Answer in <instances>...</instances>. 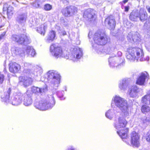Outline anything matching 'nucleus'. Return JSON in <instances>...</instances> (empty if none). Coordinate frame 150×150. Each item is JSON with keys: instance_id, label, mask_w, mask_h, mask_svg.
<instances>
[{"instance_id": "nucleus-17", "label": "nucleus", "mask_w": 150, "mask_h": 150, "mask_svg": "<svg viewBox=\"0 0 150 150\" xmlns=\"http://www.w3.org/2000/svg\"><path fill=\"white\" fill-rule=\"evenodd\" d=\"M19 81L25 87H27L31 85L33 81L32 78L25 76H20Z\"/></svg>"}, {"instance_id": "nucleus-38", "label": "nucleus", "mask_w": 150, "mask_h": 150, "mask_svg": "<svg viewBox=\"0 0 150 150\" xmlns=\"http://www.w3.org/2000/svg\"><path fill=\"white\" fill-rule=\"evenodd\" d=\"M4 80V76L3 74H1L0 72V84L2 83Z\"/></svg>"}, {"instance_id": "nucleus-9", "label": "nucleus", "mask_w": 150, "mask_h": 150, "mask_svg": "<svg viewBox=\"0 0 150 150\" xmlns=\"http://www.w3.org/2000/svg\"><path fill=\"white\" fill-rule=\"evenodd\" d=\"M48 79L49 80L51 79V82L53 84V86L57 87L59 83L60 76L57 72L54 70H51L47 73Z\"/></svg>"}, {"instance_id": "nucleus-36", "label": "nucleus", "mask_w": 150, "mask_h": 150, "mask_svg": "<svg viewBox=\"0 0 150 150\" xmlns=\"http://www.w3.org/2000/svg\"><path fill=\"white\" fill-rule=\"evenodd\" d=\"M33 48L32 47L28 46L25 47L24 49L25 50V52L28 54L30 52L32 51V49Z\"/></svg>"}, {"instance_id": "nucleus-27", "label": "nucleus", "mask_w": 150, "mask_h": 150, "mask_svg": "<svg viewBox=\"0 0 150 150\" xmlns=\"http://www.w3.org/2000/svg\"><path fill=\"white\" fill-rule=\"evenodd\" d=\"M55 37V32L53 31H50L47 37L46 41L49 42L52 41Z\"/></svg>"}, {"instance_id": "nucleus-31", "label": "nucleus", "mask_w": 150, "mask_h": 150, "mask_svg": "<svg viewBox=\"0 0 150 150\" xmlns=\"http://www.w3.org/2000/svg\"><path fill=\"white\" fill-rule=\"evenodd\" d=\"M111 49L110 47L108 48L107 50L105 49H100L99 50H97L96 52L99 54H101L102 53H104L105 52L106 54H109L110 52Z\"/></svg>"}, {"instance_id": "nucleus-14", "label": "nucleus", "mask_w": 150, "mask_h": 150, "mask_svg": "<svg viewBox=\"0 0 150 150\" xmlns=\"http://www.w3.org/2000/svg\"><path fill=\"white\" fill-rule=\"evenodd\" d=\"M149 79V76L148 73L146 71L142 72L138 78L136 83L139 85H144L146 80Z\"/></svg>"}, {"instance_id": "nucleus-45", "label": "nucleus", "mask_w": 150, "mask_h": 150, "mask_svg": "<svg viewBox=\"0 0 150 150\" xmlns=\"http://www.w3.org/2000/svg\"><path fill=\"white\" fill-rule=\"evenodd\" d=\"M146 8L147 10L150 13V7L149 6H147Z\"/></svg>"}, {"instance_id": "nucleus-6", "label": "nucleus", "mask_w": 150, "mask_h": 150, "mask_svg": "<svg viewBox=\"0 0 150 150\" xmlns=\"http://www.w3.org/2000/svg\"><path fill=\"white\" fill-rule=\"evenodd\" d=\"M55 100L53 96L49 101L46 100H43L40 101L38 102L35 103V108L41 110H45L51 108L55 105Z\"/></svg>"}, {"instance_id": "nucleus-29", "label": "nucleus", "mask_w": 150, "mask_h": 150, "mask_svg": "<svg viewBox=\"0 0 150 150\" xmlns=\"http://www.w3.org/2000/svg\"><path fill=\"white\" fill-rule=\"evenodd\" d=\"M115 113L116 112L114 110L110 109L106 112L105 115L107 118L111 119L113 117Z\"/></svg>"}, {"instance_id": "nucleus-4", "label": "nucleus", "mask_w": 150, "mask_h": 150, "mask_svg": "<svg viewBox=\"0 0 150 150\" xmlns=\"http://www.w3.org/2000/svg\"><path fill=\"white\" fill-rule=\"evenodd\" d=\"M113 100L115 105L122 111L123 116L128 118L129 116V108L127 100L118 96H115Z\"/></svg>"}, {"instance_id": "nucleus-35", "label": "nucleus", "mask_w": 150, "mask_h": 150, "mask_svg": "<svg viewBox=\"0 0 150 150\" xmlns=\"http://www.w3.org/2000/svg\"><path fill=\"white\" fill-rule=\"evenodd\" d=\"M64 92L63 91H59L57 92V95L58 97L60 98L61 100H63L65 99V98L63 97V94Z\"/></svg>"}, {"instance_id": "nucleus-30", "label": "nucleus", "mask_w": 150, "mask_h": 150, "mask_svg": "<svg viewBox=\"0 0 150 150\" xmlns=\"http://www.w3.org/2000/svg\"><path fill=\"white\" fill-rule=\"evenodd\" d=\"M15 11L13 7L11 6H9L7 8V14L8 17L11 16L14 14Z\"/></svg>"}, {"instance_id": "nucleus-15", "label": "nucleus", "mask_w": 150, "mask_h": 150, "mask_svg": "<svg viewBox=\"0 0 150 150\" xmlns=\"http://www.w3.org/2000/svg\"><path fill=\"white\" fill-rule=\"evenodd\" d=\"M95 12L93 9H87L84 13L83 17L90 21L94 20L96 18Z\"/></svg>"}, {"instance_id": "nucleus-40", "label": "nucleus", "mask_w": 150, "mask_h": 150, "mask_svg": "<svg viewBox=\"0 0 150 150\" xmlns=\"http://www.w3.org/2000/svg\"><path fill=\"white\" fill-rule=\"evenodd\" d=\"M6 34V32H4L2 34L0 35V41L4 38Z\"/></svg>"}, {"instance_id": "nucleus-19", "label": "nucleus", "mask_w": 150, "mask_h": 150, "mask_svg": "<svg viewBox=\"0 0 150 150\" xmlns=\"http://www.w3.org/2000/svg\"><path fill=\"white\" fill-rule=\"evenodd\" d=\"M129 85L128 81L126 79H124L120 81L118 88L122 92L124 91L127 90Z\"/></svg>"}, {"instance_id": "nucleus-10", "label": "nucleus", "mask_w": 150, "mask_h": 150, "mask_svg": "<svg viewBox=\"0 0 150 150\" xmlns=\"http://www.w3.org/2000/svg\"><path fill=\"white\" fill-rule=\"evenodd\" d=\"M140 137L139 134L133 131L131 135V144L134 147H138L140 145Z\"/></svg>"}, {"instance_id": "nucleus-16", "label": "nucleus", "mask_w": 150, "mask_h": 150, "mask_svg": "<svg viewBox=\"0 0 150 150\" xmlns=\"http://www.w3.org/2000/svg\"><path fill=\"white\" fill-rule=\"evenodd\" d=\"M105 25L108 26L110 29L114 28L116 25L115 19L112 16L108 17L105 19Z\"/></svg>"}, {"instance_id": "nucleus-34", "label": "nucleus", "mask_w": 150, "mask_h": 150, "mask_svg": "<svg viewBox=\"0 0 150 150\" xmlns=\"http://www.w3.org/2000/svg\"><path fill=\"white\" fill-rule=\"evenodd\" d=\"M52 5L48 4H45L44 6V9L46 11H50L52 9Z\"/></svg>"}, {"instance_id": "nucleus-51", "label": "nucleus", "mask_w": 150, "mask_h": 150, "mask_svg": "<svg viewBox=\"0 0 150 150\" xmlns=\"http://www.w3.org/2000/svg\"><path fill=\"white\" fill-rule=\"evenodd\" d=\"M2 26H0V28H2Z\"/></svg>"}, {"instance_id": "nucleus-23", "label": "nucleus", "mask_w": 150, "mask_h": 150, "mask_svg": "<svg viewBox=\"0 0 150 150\" xmlns=\"http://www.w3.org/2000/svg\"><path fill=\"white\" fill-rule=\"evenodd\" d=\"M20 69V66L16 63L10 64L9 67L10 71L13 73L17 72Z\"/></svg>"}, {"instance_id": "nucleus-46", "label": "nucleus", "mask_w": 150, "mask_h": 150, "mask_svg": "<svg viewBox=\"0 0 150 150\" xmlns=\"http://www.w3.org/2000/svg\"><path fill=\"white\" fill-rule=\"evenodd\" d=\"M62 35H66V33L65 31H64L62 32Z\"/></svg>"}, {"instance_id": "nucleus-43", "label": "nucleus", "mask_w": 150, "mask_h": 150, "mask_svg": "<svg viewBox=\"0 0 150 150\" xmlns=\"http://www.w3.org/2000/svg\"><path fill=\"white\" fill-rule=\"evenodd\" d=\"M129 9V6H126L125 7V11L127 12Z\"/></svg>"}, {"instance_id": "nucleus-49", "label": "nucleus", "mask_w": 150, "mask_h": 150, "mask_svg": "<svg viewBox=\"0 0 150 150\" xmlns=\"http://www.w3.org/2000/svg\"><path fill=\"white\" fill-rule=\"evenodd\" d=\"M39 6V4H38L37 7H38Z\"/></svg>"}, {"instance_id": "nucleus-2", "label": "nucleus", "mask_w": 150, "mask_h": 150, "mask_svg": "<svg viewBox=\"0 0 150 150\" xmlns=\"http://www.w3.org/2000/svg\"><path fill=\"white\" fill-rule=\"evenodd\" d=\"M50 51L52 55L56 58L64 57L66 59H69L74 62L77 61L83 56L82 49L78 47L73 49L69 56H65L62 48L55 44L51 45Z\"/></svg>"}, {"instance_id": "nucleus-25", "label": "nucleus", "mask_w": 150, "mask_h": 150, "mask_svg": "<svg viewBox=\"0 0 150 150\" xmlns=\"http://www.w3.org/2000/svg\"><path fill=\"white\" fill-rule=\"evenodd\" d=\"M139 12L137 11H132L129 15V19L132 21H137L139 18Z\"/></svg>"}, {"instance_id": "nucleus-33", "label": "nucleus", "mask_w": 150, "mask_h": 150, "mask_svg": "<svg viewBox=\"0 0 150 150\" xmlns=\"http://www.w3.org/2000/svg\"><path fill=\"white\" fill-rule=\"evenodd\" d=\"M141 122L144 126H146L150 122V118L144 117L142 118Z\"/></svg>"}, {"instance_id": "nucleus-32", "label": "nucleus", "mask_w": 150, "mask_h": 150, "mask_svg": "<svg viewBox=\"0 0 150 150\" xmlns=\"http://www.w3.org/2000/svg\"><path fill=\"white\" fill-rule=\"evenodd\" d=\"M141 111L143 113L146 114L150 111V108L147 105H143L141 108Z\"/></svg>"}, {"instance_id": "nucleus-22", "label": "nucleus", "mask_w": 150, "mask_h": 150, "mask_svg": "<svg viewBox=\"0 0 150 150\" xmlns=\"http://www.w3.org/2000/svg\"><path fill=\"white\" fill-rule=\"evenodd\" d=\"M47 27V24L45 23L39 25L37 27L36 30L41 35L44 36Z\"/></svg>"}, {"instance_id": "nucleus-26", "label": "nucleus", "mask_w": 150, "mask_h": 150, "mask_svg": "<svg viewBox=\"0 0 150 150\" xmlns=\"http://www.w3.org/2000/svg\"><path fill=\"white\" fill-rule=\"evenodd\" d=\"M26 18L27 14L26 13H21L18 15L16 20L18 23H22L25 21Z\"/></svg>"}, {"instance_id": "nucleus-1", "label": "nucleus", "mask_w": 150, "mask_h": 150, "mask_svg": "<svg viewBox=\"0 0 150 150\" xmlns=\"http://www.w3.org/2000/svg\"><path fill=\"white\" fill-rule=\"evenodd\" d=\"M11 91L10 88H9L7 92H5L1 96V100L6 103H10L12 105H18L20 104L23 99V104L26 106L31 105L33 100L31 96L28 95V92L22 94L20 92L15 93L13 97L11 98V100L9 99L10 93Z\"/></svg>"}, {"instance_id": "nucleus-47", "label": "nucleus", "mask_w": 150, "mask_h": 150, "mask_svg": "<svg viewBox=\"0 0 150 150\" xmlns=\"http://www.w3.org/2000/svg\"><path fill=\"white\" fill-rule=\"evenodd\" d=\"M128 0H124V1H122V2L124 3L125 4V3H127V1H128Z\"/></svg>"}, {"instance_id": "nucleus-8", "label": "nucleus", "mask_w": 150, "mask_h": 150, "mask_svg": "<svg viewBox=\"0 0 150 150\" xmlns=\"http://www.w3.org/2000/svg\"><path fill=\"white\" fill-rule=\"evenodd\" d=\"M13 41L20 44L26 45L31 42L30 38L24 35H18L15 34L12 35L11 38Z\"/></svg>"}, {"instance_id": "nucleus-53", "label": "nucleus", "mask_w": 150, "mask_h": 150, "mask_svg": "<svg viewBox=\"0 0 150 150\" xmlns=\"http://www.w3.org/2000/svg\"><path fill=\"white\" fill-rule=\"evenodd\" d=\"M132 39L133 40L134 38H133V37H132Z\"/></svg>"}, {"instance_id": "nucleus-52", "label": "nucleus", "mask_w": 150, "mask_h": 150, "mask_svg": "<svg viewBox=\"0 0 150 150\" xmlns=\"http://www.w3.org/2000/svg\"><path fill=\"white\" fill-rule=\"evenodd\" d=\"M134 54L136 55V52H134Z\"/></svg>"}, {"instance_id": "nucleus-18", "label": "nucleus", "mask_w": 150, "mask_h": 150, "mask_svg": "<svg viewBox=\"0 0 150 150\" xmlns=\"http://www.w3.org/2000/svg\"><path fill=\"white\" fill-rule=\"evenodd\" d=\"M12 54L14 56H20L23 57L24 56L25 52L23 50L15 46L12 47L11 49Z\"/></svg>"}, {"instance_id": "nucleus-44", "label": "nucleus", "mask_w": 150, "mask_h": 150, "mask_svg": "<svg viewBox=\"0 0 150 150\" xmlns=\"http://www.w3.org/2000/svg\"><path fill=\"white\" fill-rule=\"evenodd\" d=\"M122 53L120 51H119L117 52V55L118 56H121L122 55Z\"/></svg>"}, {"instance_id": "nucleus-3", "label": "nucleus", "mask_w": 150, "mask_h": 150, "mask_svg": "<svg viewBox=\"0 0 150 150\" xmlns=\"http://www.w3.org/2000/svg\"><path fill=\"white\" fill-rule=\"evenodd\" d=\"M127 123V121L123 117H120L114 123L113 126L116 129L119 130L117 131V133L123 141L129 144V141L127 138L128 129L127 128H124Z\"/></svg>"}, {"instance_id": "nucleus-11", "label": "nucleus", "mask_w": 150, "mask_h": 150, "mask_svg": "<svg viewBox=\"0 0 150 150\" xmlns=\"http://www.w3.org/2000/svg\"><path fill=\"white\" fill-rule=\"evenodd\" d=\"M24 72L27 74L30 73L33 74L35 77H37L41 75L42 72V69L41 67L37 66L34 67L31 71L29 69L25 68L24 70Z\"/></svg>"}, {"instance_id": "nucleus-12", "label": "nucleus", "mask_w": 150, "mask_h": 150, "mask_svg": "<svg viewBox=\"0 0 150 150\" xmlns=\"http://www.w3.org/2000/svg\"><path fill=\"white\" fill-rule=\"evenodd\" d=\"M77 11V8L73 6H68L62 9V13L65 16L69 17L73 15Z\"/></svg>"}, {"instance_id": "nucleus-21", "label": "nucleus", "mask_w": 150, "mask_h": 150, "mask_svg": "<svg viewBox=\"0 0 150 150\" xmlns=\"http://www.w3.org/2000/svg\"><path fill=\"white\" fill-rule=\"evenodd\" d=\"M47 90V86L46 85H45L44 86L41 88L33 86L31 88V91L33 93H41L45 92Z\"/></svg>"}, {"instance_id": "nucleus-5", "label": "nucleus", "mask_w": 150, "mask_h": 150, "mask_svg": "<svg viewBox=\"0 0 150 150\" xmlns=\"http://www.w3.org/2000/svg\"><path fill=\"white\" fill-rule=\"evenodd\" d=\"M128 53L127 54L126 57L130 61L136 59L137 61H143L145 60L144 59V53L143 50L139 48L129 47L127 49Z\"/></svg>"}, {"instance_id": "nucleus-13", "label": "nucleus", "mask_w": 150, "mask_h": 150, "mask_svg": "<svg viewBox=\"0 0 150 150\" xmlns=\"http://www.w3.org/2000/svg\"><path fill=\"white\" fill-rule=\"evenodd\" d=\"M141 89L136 86H134L129 88L127 94L131 98H135L137 97Z\"/></svg>"}, {"instance_id": "nucleus-24", "label": "nucleus", "mask_w": 150, "mask_h": 150, "mask_svg": "<svg viewBox=\"0 0 150 150\" xmlns=\"http://www.w3.org/2000/svg\"><path fill=\"white\" fill-rule=\"evenodd\" d=\"M142 103L146 105H150V89L148 91L147 94L142 98Z\"/></svg>"}, {"instance_id": "nucleus-48", "label": "nucleus", "mask_w": 150, "mask_h": 150, "mask_svg": "<svg viewBox=\"0 0 150 150\" xmlns=\"http://www.w3.org/2000/svg\"><path fill=\"white\" fill-rule=\"evenodd\" d=\"M149 60V57H147L146 58V60L147 61H148Z\"/></svg>"}, {"instance_id": "nucleus-37", "label": "nucleus", "mask_w": 150, "mask_h": 150, "mask_svg": "<svg viewBox=\"0 0 150 150\" xmlns=\"http://www.w3.org/2000/svg\"><path fill=\"white\" fill-rule=\"evenodd\" d=\"M145 137L148 142H150V130L146 134Z\"/></svg>"}, {"instance_id": "nucleus-39", "label": "nucleus", "mask_w": 150, "mask_h": 150, "mask_svg": "<svg viewBox=\"0 0 150 150\" xmlns=\"http://www.w3.org/2000/svg\"><path fill=\"white\" fill-rule=\"evenodd\" d=\"M30 52V55L32 57H34L36 54L35 50L33 48L32 49V51Z\"/></svg>"}, {"instance_id": "nucleus-7", "label": "nucleus", "mask_w": 150, "mask_h": 150, "mask_svg": "<svg viewBox=\"0 0 150 150\" xmlns=\"http://www.w3.org/2000/svg\"><path fill=\"white\" fill-rule=\"evenodd\" d=\"M93 39L96 43L103 45L108 42L109 38L105 33L98 32L95 34Z\"/></svg>"}, {"instance_id": "nucleus-20", "label": "nucleus", "mask_w": 150, "mask_h": 150, "mask_svg": "<svg viewBox=\"0 0 150 150\" xmlns=\"http://www.w3.org/2000/svg\"><path fill=\"white\" fill-rule=\"evenodd\" d=\"M120 60L119 58H117L115 56H110L108 60L109 65L112 68L117 67L119 64L118 60Z\"/></svg>"}, {"instance_id": "nucleus-42", "label": "nucleus", "mask_w": 150, "mask_h": 150, "mask_svg": "<svg viewBox=\"0 0 150 150\" xmlns=\"http://www.w3.org/2000/svg\"><path fill=\"white\" fill-rule=\"evenodd\" d=\"M24 66L25 67H30L31 65L29 63H24Z\"/></svg>"}, {"instance_id": "nucleus-28", "label": "nucleus", "mask_w": 150, "mask_h": 150, "mask_svg": "<svg viewBox=\"0 0 150 150\" xmlns=\"http://www.w3.org/2000/svg\"><path fill=\"white\" fill-rule=\"evenodd\" d=\"M139 18L141 21L143 22L147 18V14L145 11H144L142 10L141 9L139 11Z\"/></svg>"}, {"instance_id": "nucleus-50", "label": "nucleus", "mask_w": 150, "mask_h": 150, "mask_svg": "<svg viewBox=\"0 0 150 150\" xmlns=\"http://www.w3.org/2000/svg\"><path fill=\"white\" fill-rule=\"evenodd\" d=\"M5 5H4V8H3L4 10L5 9Z\"/></svg>"}, {"instance_id": "nucleus-41", "label": "nucleus", "mask_w": 150, "mask_h": 150, "mask_svg": "<svg viewBox=\"0 0 150 150\" xmlns=\"http://www.w3.org/2000/svg\"><path fill=\"white\" fill-rule=\"evenodd\" d=\"M66 150H75V148L72 146H70Z\"/></svg>"}]
</instances>
